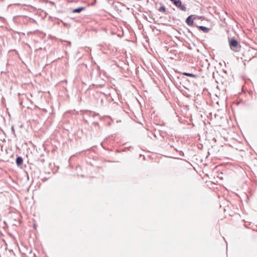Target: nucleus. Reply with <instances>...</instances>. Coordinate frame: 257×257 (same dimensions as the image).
Returning <instances> with one entry per match:
<instances>
[{"label":"nucleus","instance_id":"7","mask_svg":"<svg viewBox=\"0 0 257 257\" xmlns=\"http://www.w3.org/2000/svg\"><path fill=\"white\" fill-rule=\"evenodd\" d=\"M198 28L200 30L204 32H207L209 31V29L204 26H199Z\"/></svg>","mask_w":257,"mask_h":257},{"label":"nucleus","instance_id":"16","mask_svg":"<svg viewBox=\"0 0 257 257\" xmlns=\"http://www.w3.org/2000/svg\"><path fill=\"white\" fill-rule=\"evenodd\" d=\"M34 32L38 33V32H39V31H35Z\"/></svg>","mask_w":257,"mask_h":257},{"label":"nucleus","instance_id":"13","mask_svg":"<svg viewBox=\"0 0 257 257\" xmlns=\"http://www.w3.org/2000/svg\"><path fill=\"white\" fill-rule=\"evenodd\" d=\"M93 124H94V125H98V122H93Z\"/></svg>","mask_w":257,"mask_h":257},{"label":"nucleus","instance_id":"10","mask_svg":"<svg viewBox=\"0 0 257 257\" xmlns=\"http://www.w3.org/2000/svg\"><path fill=\"white\" fill-rule=\"evenodd\" d=\"M175 39H177V40H178L179 41H182V40L180 39V37L179 36H175Z\"/></svg>","mask_w":257,"mask_h":257},{"label":"nucleus","instance_id":"2","mask_svg":"<svg viewBox=\"0 0 257 257\" xmlns=\"http://www.w3.org/2000/svg\"><path fill=\"white\" fill-rule=\"evenodd\" d=\"M173 4L180 10L185 12L186 11V7L184 5L182 4L181 0H177L174 2Z\"/></svg>","mask_w":257,"mask_h":257},{"label":"nucleus","instance_id":"14","mask_svg":"<svg viewBox=\"0 0 257 257\" xmlns=\"http://www.w3.org/2000/svg\"><path fill=\"white\" fill-rule=\"evenodd\" d=\"M171 2L173 3V4L174 3V2L176 1L177 0H170Z\"/></svg>","mask_w":257,"mask_h":257},{"label":"nucleus","instance_id":"11","mask_svg":"<svg viewBox=\"0 0 257 257\" xmlns=\"http://www.w3.org/2000/svg\"><path fill=\"white\" fill-rule=\"evenodd\" d=\"M98 115V114H96V113H95V112H92V116L93 117H94L95 116H96V115Z\"/></svg>","mask_w":257,"mask_h":257},{"label":"nucleus","instance_id":"12","mask_svg":"<svg viewBox=\"0 0 257 257\" xmlns=\"http://www.w3.org/2000/svg\"><path fill=\"white\" fill-rule=\"evenodd\" d=\"M123 35V33H122V35L118 34V37H121Z\"/></svg>","mask_w":257,"mask_h":257},{"label":"nucleus","instance_id":"5","mask_svg":"<svg viewBox=\"0 0 257 257\" xmlns=\"http://www.w3.org/2000/svg\"><path fill=\"white\" fill-rule=\"evenodd\" d=\"M16 164L18 166L22 165V164L23 163V158L21 157H20V156L16 158Z\"/></svg>","mask_w":257,"mask_h":257},{"label":"nucleus","instance_id":"1","mask_svg":"<svg viewBox=\"0 0 257 257\" xmlns=\"http://www.w3.org/2000/svg\"><path fill=\"white\" fill-rule=\"evenodd\" d=\"M228 40L231 50L234 52H238L240 51L241 46L236 37L230 36L228 37Z\"/></svg>","mask_w":257,"mask_h":257},{"label":"nucleus","instance_id":"17","mask_svg":"<svg viewBox=\"0 0 257 257\" xmlns=\"http://www.w3.org/2000/svg\"><path fill=\"white\" fill-rule=\"evenodd\" d=\"M48 37H51V35H48Z\"/></svg>","mask_w":257,"mask_h":257},{"label":"nucleus","instance_id":"8","mask_svg":"<svg viewBox=\"0 0 257 257\" xmlns=\"http://www.w3.org/2000/svg\"><path fill=\"white\" fill-rule=\"evenodd\" d=\"M159 11L162 13H165L166 12V8L165 6H163L159 8Z\"/></svg>","mask_w":257,"mask_h":257},{"label":"nucleus","instance_id":"9","mask_svg":"<svg viewBox=\"0 0 257 257\" xmlns=\"http://www.w3.org/2000/svg\"><path fill=\"white\" fill-rule=\"evenodd\" d=\"M62 42H66L67 43V46H68L69 47H70L71 46V42L70 41H63L62 40Z\"/></svg>","mask_w":257,"mask_h":257},{"label":"nucleus","instance_id":"15","mask_svg":"<svg viewBox=\"0 0 257 257\" xmlns=\"http://www.w3.org/2000/svg\"><path fill=\"white\" fill-rule=\"evenodd\" d=\"M12 131H14V128L13 126H12Z\"/></svg>","mask_w":257,"mask_h":257},{"label":"nucleus","instance_id":"4","mask_svg":"<svg viewBox=\"0 0 257 257\" xmlns=\"http://www.w3.org/2000/svg\"><path fill=\"white\" fill-rule=\"evenodd\" d=\"M85 9V7H80L76 9L72 10V12L73 13H79L81 11L84 10Z\"/></svg>","mask_w":257,"mask_h":257},{"label":"nucleus","instance_id":"6","mask_svg":"<svg viewBox=\"0 0 257 257\" xmlns=\"http://www.w3.org/2000/svg\"><path fill=\"white\" fill-rule=\"evenodd\" d=\"M183 75H185V76H189V77H193V78H196L197 77V76L193 73H187V72H184L182 73Z\"/></svg>","mask_w":257,"mask_h":257},{"label":"nucleus","instance_id":"3","mask_svg":"<svg viewBox=\"0 0 257 257\" xmlns=\"http://www.w3.org/2000/svg\"><path fill=\"white\" fill-rule=\"evenodd\" d=\"M195 15H190L186 20V23L189 26L193 25L194 20L195 19Z\"/></svg>","mask_w":257,"mask_h":257}]
</instances>
